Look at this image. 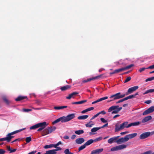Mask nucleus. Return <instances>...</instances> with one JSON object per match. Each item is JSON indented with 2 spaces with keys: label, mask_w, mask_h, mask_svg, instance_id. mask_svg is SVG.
Returning <instances> with one entry per match:
<instances>
[{
  "label": "nucleus",
  "mask_w": 154,
  "mask_h": 154,
  "mask_svg": "<svg viewBox=\"0 0 154 154\" xmlns=\"http://www.w3.org/2000/svg\"><path fill=\"white\" fill-rule=\"evenodd\" d=\"M150 134L151 133L150 132L143 133L140 135L139 138L140 139H144L148 137Z\"/></svg>",
  "instance_id": "nucleus-10"
},
{
  "label": "nucleus",
  "mask_w": 154,
  "mask_h": 154,
  "mask_svg": "<svg viewBox=\"0 0 154 154\" xmlns=\"http://www.w3.org/2000/svg\"><path fill=\"white\" fill-rule=\"evenodd\" d=\"M108 98L107 97H103L95 101V103H97L103 100H104L107 99Z\"/></svg>",
  "instance_id": "nucleus-26"
},
{
  "label": "nucleus",
  "mask_w": 154,
  "mask_h": 154,
  "mask_svg": "<svg viewBox=\"0 0 154 154\" xmlns=\"http://www.w3.org/2000/svg\"><path fill=\"white\" fill-rule=\"evenodd\" d=\"M94 142L93 140L90 139L87 141L85 144L86 146H88Z\"/></svg>",
  "instance_id": "nucleus-25"
},
{
  "label": "nucleus",
  "mask_w": 154,
  "mask_h": 154,
  "mask_svg": "<svg viewBox=\"0 0 154 154\" xmlns=\"http://www.w3.org/2000/svg\"><path fill=\"white\" fill-rule=\"evenodd\" d=\"M31 138L30 137H27L26 138V141L27 143H29L31 141Z\"/></svg>",
  "instance_id": "nucleus-40"
},
{
  "label": "nucleus",
  "mask_w": 154,
  "mask_h": 154,
  "mask_svg": "<svg viewBox=\"0 0 154 154\" xmlns=\"http://www.w3.org/2000/svg\"><path fill=\"white\" fill-rule=\"evenodd\" d=\"M75 117V114L74 113H71L67 115L66 116H63L57 119L53 122L54 124L61 122L63 123L67 122L74 119Z\"/></svg>",
  "instance_id": "nucleus-1"
},
{
  "label": "nucleus",
  "mask_w": 154,
  "mask_h": 154,
  "mask_svg": "<svg viewBox=\"0 0 154 154\" xmlns=\"http://www.w3.org/2000/svg\"><path fill=\"white\" fill-rule=\"evenodd\" d=\"M85 141L84 139L83 138H79L75 140V142L78 144H81Z\"/></svg>",
  "instance_id": "nucleus-17"
},
{
  "label": "nucleus",
  "mask_w": 154,
  "mask_h": 154,
  "mask_svg": "<svg viewBox=\"0 0 154 154\" xmlns=\"http://www.w3.org/2000/svg\"><path fill=\"white\" fill-rule=\"evenodd\" d=\"M152 152L151 150H149L143 152L141 154H151Z\"/></svg>",
  "instance_id": "nucleus-44"
},
{
  "label": "nucleus",
  "mask_w": 154,
  "mask_h": 154,
  "mask_svg": "<svg viewBox=\"0 0 154 154\" xmlns=\"http://www.w3.org/2000/svg\"><path fill=\"white\" fill-rule=\"evenodd\" d=\"M139 88L138 86H136L129 88L126 92L125 95H128L132 93L133 92L136 91Z\"/></svg>",
  "instance_id": "nucleus-8"
},
{
  "label": "nucleus",
  "mask_w": 154,
  "mask_h": 154,
  "mask_svg": "<svg viewBox=\"0 0 154 154\" xmlns=\"http://www.w3.org/2000/svg\"><path fill=\"white\" fill-rule=\"evenodd\" d=\"M152 117L151 116H148L144 118L142 120V122L143 123L146 122L152 119Z\"/></svg>",
  "instance_id": "nucleus-18"
},
{
  "label": "nucleus",
  "mask_w": 154,
  "mask_h": 154,
  "mask_svg": "<svg viewBox=\"0 0 154 154\" xmlns=\"http://www.w3.org/2000/svg\"><path fill=\"white\" fill-rule=\"evenodd\" d=\"M148 91L149 93H152L154 92V89H152L148 90Z\"/></svg>",
  "instance_id": "nucleus-59"
},
{
  "label": "nucleus",
  "mask_w": 154,
  "mask_h": 154,
  "mask_svg": "<svg viewBox=\"0 0 154 154\" xmlns=\"http://www.w3.org/2000/svg\"><path fill=\"white\" fill-rule=\"evenodd\" d=\"M133 66H134V65L133 64H131L128 65L125 67H124V68L125 70L126 69H130V68H131V67H132Z\"/></svg>",
  "instance_id": "nucleus-38"
},
{
  "label": "nucleus",
  "mask_w": 154,
  "mask_h": 154,
  "mask_svg": "<svg viewBox=\"0 0 154 154\" xmlns=\"http://www.w3.org/2000/svg\"><path fill=\"white\" fill-rule=\"evenodd\" d=\"M99 76H96L95 77H93L92 78H91L89 79H88L86 80H84L83 81V83H85L87 82H88L89 81H90L92 80H93L94 79H96L98 78Z\"/></svg>",
  "instance_id": "nucleus-24"
},
{
  "label": "nucleus",
  "mask_w": 154,
  "mask_h": 154,
  "mask_svg": "<svg viewBox=\"0 0 154 154\" xmlns=\"http://www.w3.org/2000/svg\"><path fill=\"white\" fill-rule=\"evenodd\" d=\"M152 102V101L151 100H147L145 102V103L147 104H149Z\"/></svg>",
  "instance_id": "nucleus-55"
},
{
  "label": "nucleus",
  "mask_w": 154,
  "mask_h": 154,
  "mask_svg": "<svg viewBox=\"0 0 154 154\" xmlns=\"http://www.w3.org/2000/svg\"><path fill=\"white\" fill-rule=\"evenodd\" d=\"M99 116L98 115V114L97 113V114H96V115H94L91 119V120H93V119H95V118H96V117H97L98 116Z\"/></svg>",
  "instance_id": "nucleus-51"
},
{
  "label": "nucleus",
  "mask_w": 154,
  "mask_h": 154,
  "mask_svg": "<svg viewBox=\"0 0 154 154\" xmlns=\"http://www.w3.org/2000/svg\"><path fill=\"white\" fill-rule=\"evenodd\" d=\"M146 69H154V64L152 65H151L148 67L146 68Z\"/></svg>",
  "instance_id": "nucleus-56"
},
{
  "label": "nucleus",
  "mask_w": 154,
  "mask_h": 154,
  "mask_svg": "<svg viewBox=\"0 0 154 154\" xmlns=\"http://www.w3.org/2000/svg\"><path fill=\"white\" fill-rule=\"evenodd\" d=\"M41 124H40L38 123L30 127V130L36 129V128L39 127V126H40V125L41 126Z\"/></svg>",
  "instance_id": "nucleus-20"
},
{
  "label": "nucleus",
  "mask_w": 154,
  "mask_h": 154,
  "mask_svg": "<svg viewBox=\"0 0 154 154\" xmlns=\"http://www.w3.org/2000/svg\"><path fill=\"white\" fill-rule=\"evenodd\" d=\"M94 109V107H91L89 108L88 109H87V111L88 112V111H90L91 110Z\"/></svg>",
  "instance_id": "nucleus-54"
},
{
  "label": "nucleus",
  "mask_w": 154,
  "mask_h": 154,
  "mask_svg": "<svg viewBox=\"0 0 154 154\" xmlns=\"http://www.w3.org/2000/svg\"><path fill=\"white\" fill-rule=\"evenodd\" d=\"M76 136L75 134L73 135L71 137V138L72 140L75 139L76 137Z\"/></svg>",
  "instance_id": "nucleus-60"
},
{
  "label": "nucleus",
  "mask_w": 154,
  "mask_h": 154,
  "mask_svg": "<svg viewBox=\"0 0 154 154\" xmlns=\"http://www.w3.org/2000/svg\"><path fill=\"white\" fill-rule=\"evenodd\" d=\"M88 117V115H86L79 116L77 118L79 120H84L87 119Z\"/></svg>",
  "instance_id": "nucleus-21"
},
{
  "label": "nucleus",
  "mask_w": 154,
  "mask_h": 154,
  "mask_svg": "<svg viewBox=\"0 0 154 154\" xmlns=\"http://www.w3.org/2000/svg\"><path fill=\"white\" fill-rule=\"evenodd\" d=\"M137 135V133H134L127 135L125 136V137L127 139V141H128L129 139H131L135 137Z\"/></svg>",
  "instance_id": "nucleus-14"
},
{
  "label": "nucleus",
  "mask_w": 154,
  "mask_h": 154,
  "mask_svg": "<svg viewBox=\"0 0 154 154\" xmlns=\"http://www.w3.org/2000/svg\"><path fill=\"white\" fill-rule=\"evenodd\" d=\"M64 153L65 154H72L73 153L70 152L69 151V149H66L64 151Z\"/></svg>",
  "instance_id": "nucleus-37"
},
{
  "label": "nucleus",
  "mask_w": 154,
  "mask_h": 154,
  "mask_svg": "<svg viewBox=\"0 0 154 154\" xmlns=\"http://www.w3.org/2000/svg\"><path fill=\"white\" fill-rule=\"evenodd\" d=\"M22 139H23V138H20L15 139V140H14V141H15L16 142L17 141H20Z\"/></svg>",
  "instance_id": "nucleus-61"
},
{
  "label": "nucleus",
  "mask_w": 154,
  "mask_h": 154,
  "mask_svg": "<svg viewBox=\"0 0 154 154\" xmlns=\"http://www.w3.org/2000/svg\"><path fill=\"white\" fill-rule=\"evenodd\" d=\"M128 133V131H125V132H122L120 133V134L122 135H124L125 134H127Z\"/></svg>",
  "instance_id": "nucleus-58"
},
{
  "label": "nucleus",
  "mask_w": 154,
  "mask_h": 154,
  "mask_svg": "<svg viewBox=\"0 0 154 154\" xmlns=\"http://www.w3.org/2000/svg\"><path fill=\"white\" fill-rule=\"evenodd\" d=\"M26 97L20 96L15 99V100L17 101H19L25 98Z\"/></svg>",
  "instance_id": "nucleus-28"
},
{
  "label": "nucleus",
  "mask_w": 154,
  "mask_h": 154,
  "mask_svg": "<svg viewBox=\"0 0 154 154\" xmlns=\"http://www.w3.org/2000/svg\"><path fill=\"white\" fill-rule=\"evenodd\" d=\"M70 88V86L69 85H67L66 86L62 87L60 89L62 91H64L69 89Z\"/></svg>",
  "instance_id": "nucleus-30"
},
{
  "label": "nucleus",
  "mask_w": 154,
  "mask_h": 154,
  "mask_svg": "<svg viewBox=\"0 0 154 154\" xmlns=\"http://www.w3.org/2000/svg\"><path fill=\"white\" fill-rule=\"evenodd\" d=\"M133 98H134V97L133 94V95H129L125 98V100H128V99Z\"/></svg>",
  "instance_id": "nucleus-36"
},
{
  "label": "nucleus",
  "mask_w": 154,
  "mask_h": 154,
  "mask_svg": "<svg viewBox=\"0 0 154 154\" xmlns=\"http://www.w3.org/2000/svg\"><path fill=\"white\" fill-rule=\"evenodd\" d=\"M154 111V106H152L145 110L143 113V115H146Z\"/></svg>",
  "instance_id": "nucleus-9"
},
{
  "label": "nucleus",
  "mask_w": 154,
  "mask_h": 154,
  "mask_svg": "<svg viewBox=\"0 0 154 154\" xmlns=\"http://www.w3.org/2000/svg\"><path fill=\"white\" fill-rule=\"evenodd\" d=\"M54 147V144H51L49 145H46L44 146V148L45 149H48L49 148Z\"/></svg>",
  "instance_id": "nucleus-31"
},
{
  "label": "nucleus",
  "mask_w": 154,
  "mask_h": 154,
  "mask_svg": "<svg viewBox=\"0 0 154 154\" xmlns=\"http://www.w3.org/2000/svg\"><path fill=\"white\" fill-rule=\"evenodd\" d=\"M39 124H41V126L40 125V126H39V127L40 128L38 129L37 130V131H42L48 125V124H47L46 122H43L40 123Z\"/></svg>",
  "instance_id": "nucleus-12"
},
{
  "label": "nucleus",
  "mask_w": 154,
  "mask_h": 154,
  "mask_svg": "<svg viewBox=\"0 0 154 154\" xmlns=\"http://www.w3.org/2000/svg\"><path fill=\"white\" fill-rule=\"evenodd\" d=\"M147 69L146 68H145V67H143L142 68H140L139 70V71L140 72H141L143 71H144L145 69Z\"/></svg>",
  "instance_id": "nucleus-49"
},
{
  "label": "nucleus",
  "mask_w": 154,
  "mask_h": 154,
  "mask_svg": "<svg viewBox=\"0 0 154 154\" xmlns=\"http://www.w3.org/2000/svg\"><path fill=\"white\" fill-rule=\"evenodd\" d=\"M127 145H126L124 144H121L112 147L111 149L110 150L111 151H118L125 149L127 147Z\"/></svg>",
  "instance_id": "nucleus-7"
},
{
  "label": "nucleus",
  "mask_w": 154,
  "mask_h": 154,
  "mask_svg": "<svg viewBox=\"0 0 154 154\" xmlns=\"http://www.w3.org/2000/svg\"><path fill=\"white\" fill-rule=\"evenodd\" d=\"M78 94V93L74 92H73L71 94L69 95V96L66 97V98L68 99H70L71 98H74L75 96L77 94Z\"/></svg>",
  "instance_id": "nucleus-15"
},
{
  "label": "nucleus",
  "mask_w": 154,
  "mask_h": 154,
  "mask_svg": "<svg viewBox=\"0 0 154 154\" xmlns=\"http://www.w3.org/2000/svg\"><path fill=\"white\" fill-rule=\"evenodd\" d=\"M115 70V72H116V73H118L119 72L124 71L125 69L124 68H122L117 69H116Z\"/></svg>",
  "instance_id": "nucleus-32"
},
{
  "label": "nucleus",
  "mask_w": 154,
  "mask_h": 154,
  "mask_svg": "<svg viewBox=\"0 0 154 154\" xmlns=\"http://www.w3.org/2000/svg\"><path fill=\"white\" fill-rule=\"evenodd\" d=\"M56 129L55 127H48L44 130L42 132V134L43 136H45L51 133Z\"/></svg>",
  "instance_id": "nucleus-5"
},
{
  "label": "nucleus",
  "mask_w": 154,
  "mask_h": 154,
  "mask_svg": "<svg viewBox=\"0 0 154 154\" xmlns=\"http://www.w3.org/2000/svg\"><path fill=\"white\" fill-rule=\"evenodd\" d=\"M67 107V106H54V109L56 110H60L61 109L64 108H65Z\"/></svg>",
  "instance_id": "nucleus-23"
},
{
  "label": "nucleus",
  "mask_w": 154,
  "mask_h": 154,
  "mask_svg": "<svg viewBox=\"0 0 154 154\" xmlns=\"http://www.w3.org/2000/svg\"><path fill=\"white\" fill-rule=\"evenodd\" d=\"M25 129V128H24L21 129H20L18 130L14 131L11 133H9L7 135L6 137L0 138V141H2L5 140H6L8 142H9L11 141V139L14 137V136H12L13 135L16 134L17 133L19 132L22 131L23 130H24Z\"/></svg>",
  "instance_id": "nucleus-2"
},
{
  "label": "nucleus",
  "mask_w": 154,
  "mask_h": 154,
  "mask_svg": "<svg viewBox=\"0 0 154 154\" xmlns=\"http://www.w3.org/2000/svg\"><path fill=\"white\" fill-rule=\"evenodd\" d=\"M61 144H62L61 142V141H59L58 142L57 144H54V147H57V146Z\"/></svg>",
  "instance_id": "nucleus-45"
},
{
  "label": "nucleus",
  "mask_w": 154,
  "mask_h": 154,
  "mask_svg": "<svg viewBox=\"0 0 154 154\" xmlns=\"http://www.w3.org/2000/svg\"><path fill=\"white\" fill-rule=\"evenodd\" d=\"M102 139V137H99L95 139L94 140H93L94 142H96L98 141H100Z\"/></svg>",
  "instance_id": "nucleus-39"
},
{
  "label": "nucleus",
  "mask_w": 154,
  "mask_h": 154,
  "mask_svg": "<svg viewBox=\"0 0 154 154\" xmlns=\"http://www.w3.org/2000/svg\"><path fill=\"white\" fill-rule=\"evenodd\" d=\"M100 129V128L99 127L94 128L91 129V131L92 132H96V131Z\"/></svg>",
  "instance_id": "nucleus-33"
},
{
  "label": "nucleus",
  "mask_w": 154,
  "mask_h": 154,
  "mask_svg": "<svg viewBox=\"0 0 154 154\" xmlns=\"http://www.w3.org/2000/svg\"><path fill=\"white\" fill-rule=\"evenodd\" d=\"M122 109V107H119L118 105L113 106L110 107L108 109V112H112L111 113L116 114L118 113Z\"/></svg>",
  "instance_id": "nucleus-4"
},
{
  "label": "nucleus",
  "mask_w": 154,
  "mask_h": 154,
  "mask_svg": "<svg viewBox=\"0 0 154 154\" xmlns=\"http://www.w3.org/2000/svg\"><path fill=\"white\" fill-rule=\"evenodd\" d=\"M55 148H56V149H54V150H55V152H56V151L58 150H61V148L60 147H57H57H55Z\"/></svg>",
  "instance_id": "nucleus-53"
},
{
  "label": "nucleus",
  "mask_w": 154,
  "mask_h": 154,
  "mask_svg": "<svg viewBox=\"0 0 154 154\" xmlns=\"http://www.w3.org/2000/svg\"><path fill=\"white\" fill-rule=\"evenodd\" d=\"M119 116H120L119 115L117 114V115H116L114 116L113 117V119H115L117 117H118Z\"/></svg>",
  "instance_id": "nucleus-64"
},
{
  "label": "nucleus",
  "mask_w": 154,
  "mask_h": 154,
  "mask_svg": "<svg viewBox=\"0 0 154 154\" xmlns=\"http://www.w3.org/2000/svg\"><path fill=\"white\" fill-rule=\"evenodd\" d=\"M87 109L83 110V111H82V112H81V113L82 114H84V113H85V112H87Z\"/></svg>",
  "instance_id": "nucleus-63"
},
{
  "label": "nucleus",
  "mask_w": 154,
  "mask_h": 154,
  "mask_svg": "<svg viewBox=\"0 0 154 154\" xmlns=\"http://www.w3.org/2000/svg\"><path fill=\"white\" fill-rule=\"evenodd\" d=\"M87 101L86 100H82L78 102H72V104H82L85 102H86Z\"/></svg>",
  "instance_id": "nucleus-27"
},
{
  "label": "nucleus",
  "mask_w": 154,
  "mask_h": 154,
  "mask_svg": "<svg viewBox=\"0 0 154 154\" xmlns=\"http://www.w3.org/2000/svg\"><path fill=\"white\" fill-rule=\"evenodd\" d=\"M154 80V77H152L148 78L146 80V82H147L149 81H150Z\"/></svg>",
  "instance_id": "nucleus-41"
},
{
  "label": "nucleus",
  "mask_w": 154,
  "mask_h": 154,
  "mask_svg": "<svg viewBox=\"0 0 154 154\" xmlns=\"http://www.w3.org/2000/svg\"><path fill=\"white\" fill-rule=\"evenodd\" d=\"M129 125V124H128V122H125L120 125L116 124L115 125V131H118L122 130L125 128H129L130 127Z\"/></svg>",
  "instance_id": "nucleus-3"
},
{
  "label": "nucleus",
  "mask_w": 154,
  "mask_h": 154,
  "mask_svg": "<svg viewBox=\"0 0 154 154\" xmlns=\"http://www.w3.org/2000/svg\"><path fill=\"white\" fill-rule=\"evenodd\" d=\"M55 150L52 149L46 151L45 153L44 154H56V152H55Z\"/></svg>",
  "instance_id": "nucleus-22"
},
{
  "label": "nucleus",
  "mask_w": 154,
  "mask_h": 154,
  "mask_svg": "<svg viewBox=\"0 0 154 154\" xmlns=\"http://www.w3.org/2000/svg\"><path fill=\"white\" fill-rule=\"evenodd\" d=\"M119 137V136L111 137L108 140V142L109 144H112L113 142H116V140Z\"/></svg>",
  "instance_id": "nucleus-13"
},
{
  "label": "nucleus",
  "mask_w": 154,
  "mask_h": 154,
  "mask_svg": "<svg viewBox=\"0 0 154 154\" xmlns=\"http://www.w3.org/2000/svg\"><path fill=\"white\" fill-rule=\"evenodd\" d=\"M126 139L125 136L124 137H121L118 139H117L116 141V143L118 144L124 143L127 141Z\"/></svg>",
  "instance_id": "nucleus-11"
},
{
  "label": "nucleus",
  "mask_w": 154,
  "mask_h": 154,
  "mask_svg": "<svg viewBox=\"0 0 154 154\" xmlns=\"http://www.w3.org/2000/svg\"><path fill=\"white\" fill-rule=\"evenodd\" d=\"M103 149H100L93 150L91 151L90 154H99L100 152H102Z\"/></svg>",
  "instance_id": "nucleus-16"
},
{
  "label": "nucleus",
  "mask_w": 154,
  "mask_h": 154,
  "mask_svg": "<svg viewBox=\"0 0 154 154\" xmlns=\"http://www.w3.org/2000/svg\"><path fill=\"white\" fill-rule=\"evenodd\" d=\"M125 100V98H124L121 100H119L118 101H117L116 102V103H121V102H122Z\"/></svg>",
  "instance_id": "nucleus-52"
},
{
  "label": "nucleus",
  "mask_w": 154,
  "mask_h": 154,
  "mask_svg": "<svg viewBox=\"0 0 154 154\" xmlns=\"http://www.w3.org/2000/svg\"><path fill=\"white\" fill-rule=\"evenodd\" d=\"M5 152V151L2 149H0V154H4Z\"/></svg>",
  "instance_id": "nucleus-57"
},
{
  "label": "nucleus",
  "mask_w": 154,
  "mask_h": 154,
  "mask_svg": "<svg viewBox=\"0 0 154 154\" xmlns=\"http://www.w3.org/2000/svg\"><path fill=\"white\" fill-rule=\"evenodd\" d=\"M98 115H99L100 114H102L103 115H104L106 114V112L104 110L98 113Z\"/></svg>",
  "instance_id": "nucleus-50"
},
{
  "label": "nucleus",
  "mask_w": 154,
  "mask_h": 154,
  "mask_svg": "<svg viewBox=\"0 0 154 154\" xmlns=\"http://www.w3.org/2000/svg\"><path fill=\"white\" fill-rule=\"evenodd\" d=\"M86 145H85V144H84V145L81 146L78 149L79 151H80L83 149H84L85 147H86Z\"/></svg>",
  "instance_id": "nucleus-34"
},
{
  "label": "nucleus",
  "mask_w": 154,
  "mask_h": 154,
  "mask_svg": "<svg viewBox=\"0 0 154 154\" xmlns=\"http://www.w3.org/2000/svg\"><path fill=\"white\" fill-rule=\"evenodd\" d=\"M94 125V124H91L90 123H88L85 125V126L87 127H91Z\"/></svg>",
  "instance_id": "nucleus-35"
},
{
  "label": "nucleus",
  "mask_w": 154,
  "mask_h": 154,
  "mask_svg": "<svg viewBox=\"0 0 154 154\" xmlns=\"http://www.w3.org/2000/svg\"><path fill=\"white\" fill-rule=\"evenodd\" d=\"M84 131L82 130H79L78 131H76L75 132V133L76 134L80 135L83 134L84 133Z\"/></svg>",
  "instance_id": "nucleus-29"
},
{
  "label": "nucleus",
  "mask_w": 154,
  "mask_h": 154,
  "mask_svg": "<svg viewBox=\"0 0 154 154\" xmlns=\"http://www.w3.org/2000/svg\"><path fill=\"white\" fill-rule=\"evenodd\" d=\"M125 96V94H121L120 92H119L116 94H114L111 95L109 98L111 99V100L110 101H112L116 100L119 99L120 98L124 97Z\"/></svg>",
  "instance_id": "nucleus-6"
},
{
  "label": "nucleus",
  "mask_w": 154,
  "mask_h": 154,
  "mask_svg": "<svg viewBox=\"0 0 154 154\" xmlns=\"http://www.w3.org/2000/svg\"><path fill=\"white\" fill-rule=\"evenodd\" d=\"M140 123V122H132L129 124V126L130 127L131 126H138Z\"/></svg>",
  "instance_id": "nucleus-19"
},
{
  "label": "nucleus",
  "mask_w": 154,
  "mask_h": 154,
  "mask_svg": "<svg viewBox=\"0 0 154 154\" xmlns=\"http://www.w3.org/2000/svg\"><path fill=\"white\" fill-rule=\"evenodd\" d=\"M7 148L8 151H10V152L11 151V148L10 147V146H7Z\"/></svg>",
  "instance_id": "nucleus-62"
},
{
  "label": "nucleus",
  "mask_w": 154,
  "mask_h": 154,
  "mask_svg": "<svg viewBox=\"0 0 154 154\" xmlns=\"http://www.w3.org/2000/svg\"><path fill=\"white\" fill-rule=\"evenodd\" d=\"M23 111L25 112H28L29 111H32V109H23Z\"/></svg>",
  "instance_id": "nucleus-46"
},
{
  "label": "nucleus",
  "mask_w": 154,
  "mask_h": 154,
  "mask_svg": "<svg viewBox=\"0 0 154 154\" xmlns=\"http://www.w3.org/2000/svg\"><path fill=\"white\" fill-rule=\"evenodd\" d=\"M101 121L103 123H106L107 122V121L105 120L103 118H101L100 119Z\"/></svg>",
  "instance_id": "nucleus-47"
},
{
  "label": "nucleus",
  "mask_w": 154,
  "mask_h": 154,
  "mask_svg": "<svg viewBox=\"0 0 154 154\" xmlns=\"http://www.w3.org/2000/svg\"><path fill=\"white\" fill-rule=\"evenodd\" d=\"M131 77H130V76L128 77L125 80V81H124V82L126 83V82H128V81H130L131 80Z\"/></svg>",
  "instance_id": "nucleus-43"
},
{
  "label": "nucleus",
  "mask_w": 154,
  "mask_h": 154,
  "mask_svg": "<svg viewBox=\"0 0 154 154\" xmlns=\"http://www.w3.org/2000/svg\"><path fill=\"white\" fill-rule=\"evenodd\" d=\"M3 99L4 101L6 103H7L8 104H9V103H10V101L9 100H8L5 97H4Z\"/></svg>",
  "instance_id": "nucleus-42"
},
{
  "label": "nucleus",
  "mask_w": 154,
  "mask_h": 154,
  "mask_svg": "<svg viewBox=\"0 0 154 154\" xmlns=\"http://www.w3.org/2000/svg\"><path fill=\"white\" fill-rule=\"evenodd\" d=\"M36 152V151H34L29 153L28 154H35ZM38 154H41V153L40 152H38Z\"/></svg>",
  "instance_id": "nucleus-48"
}]
</instances>
